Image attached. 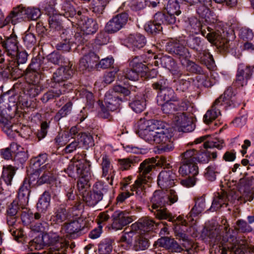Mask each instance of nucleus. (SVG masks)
<instances>
[{
	"mask_svg": "<svg viewBox=\"0 0 254 254\" xmlns=\"http://www.w3.org/2000/svg\"><path fill=\"white\" fill-rule=\"evenodd\" d=\"M107 195L108 189L101 183H97L94 185L92 191L82 194L83 200L90 206L95 205L102 199L104 195L106 196Z\"/></svg>",
	"mask_w": 254,
	"mask_h": 254,
	"instance_id": "7",
	"label": "nucleus"
},
{
	"mask_svg": "<svg viewBox=\"0 0 254 254\" xmlns=\"http://www.w3.org/2000/svg\"><path fill=\"white\" fill-rule=\"evenodd\" d=\"M134 235V232L133 231L125 232L121 237L119 242L120 243H125L127 245H130L132 243Z\"/></svg>",
	"mask_w": 254,
	"mask_h": 254,
	"instance_id": "58",
	"label": "nucleus"
},
{
	"mask_svg": "<svg viewBox=\"0 0 254 254\" xmlns=\"http://www.w3.org/2000/svg\"><path fill=\"white\" fill-rule=\"evenodd\" d=\"M208 26L206 24H203L196 18L192 17L189 19V25L187 26V29L192 34H198L201 32L203 36H205V28H208Z\"/></svg>",
	"mask_w": 254,
	"mask_h": 254,
	"instance_id": "26",
	"label": "nucleus"
},
{
	"mask_svg": "<svg viewBox=\"0 0 254 254\" xmlns=\"http://www.w3.org/2000/svg\"><path fill=\"white\" fill-rule=\"evenodd\" d=\"M211 106V108L208 110L203 117L204 122L206 124H209L215 120L219 115H221L219 109H214Z\"/></svg>",
	"mask_w": 254,
	"mask_h": 254,
	"instance_id": "41",
	"label": "nucleus"
},
{
	"mask_svg": "<svg viewBox=\"0 0 254 254\" xmlns=\"http://www.w3.org/2000/svg\"><path fill=\"white\" fill-rule=\"evenodd\" d=\"M223 140H219L217 138H215L212 140H208L203 144L205 148H217L221 149L223 147Z\"/></svg>",
	"mask_w": 254,
	"mask_h": 254,
	"instance_id": "55",
	"label": "nucleus"
},
{
	"mask_svg": "<svg viewBox=\"0 0 254 254\" xmlns=\"http://www.w3.org/2000/svg\"><path fill=\"white\" fill-rule=\"evenodd\" d=\"M221 254H245L246 246L240 244L234 236L223 238L221 242Z\"/></svg>",
	"mask_w": 254,
	"mask_h": 254,
	"instance_id": "8",
	"label": "nucleus"
},
{
	"mask_svg": "<svg viewBox=\"0 0 254 254\" xmlns=\"http://www.w3.org/2000/svg\"><path fill=\"white\" fill-rule=\"evenodd\" d=\"M180 0H169L166 9L169 13L179 15L181 13L180 9Z\"/></svg>",
	"mask_w": 254,
	"mask_h": 254,
	"instance_id": "44",
	"label": "nucleus"
},
{
	"mask_svg": "<svg viewBox=\"0 0 254 254\" xmlns=\"http://www.w3.org/2000/svg\"><path fill=\"white\" fill-rule=\"evenodd\" d=\"M119 71V67H115L111 71L107 72L104 76V81L106 84H110L115 78L117 73Z\"/></svg>",
	"mask_w": 254,
	"mask_h": 254,
	"instance_id": "56",
	"label": "nucleus"
},
{
	"mask_svg": "<svg viewBox=\"0 0 254 254\" xmlns=\"http://www.w3.org/2000/svg\"><path fill=\"white\" fill-rule=\"evenodd\" d=\"M150 210L159 219H168L169 221H174V217L164 207Z\"/></svg>",
	"mask_w": 254,
	"mask_h": 254,
	"instance_id": "36",
	"label": "nucleus"
},
{
	"mask_svg": "<svg viewBox=\"0 0 254 254\" xmlns=\"http://www.w3.org/2000/svg\"><path fill=\"white\" fill-rule=\"evenodd\" d=\"M171 138L169 130L165 127L164 123L161 122V125L157 127L154 143L160 145V151H170L174 148Z\"/></svg>",
	"mask_w": 254,
	"mask_h": 254,
	"instance_id": "5",
	"label": "nucleus"
},
{
	"mask_svg": "<svg viewBox=\"0 0 254 254\" xmlns=\"http://www.w3.org/2000/svg\"><path fill=\"white\" fill-rule=\"evenodd\" d=\"M46 245L43 242V238L41 237H37L29 242L28 248L30 251L40 250L43 249Z\"/></svg>",
	"mask_w": 254,
	"mask_h": 254,
	"instance_id": "45",
	"label": "nucleus"
},
{
	"mask_svg": "<svg viewBox=\"0 0 254 254\" xmlns=\"http://www.w3.org/2000/svg\"><path fill=\"white\" fill-rule=\"evenodd\" d=\"M149 246V240L144 234H139L135 237L133 249L135 251H144Z\"/></svg>",
	"mask_w": 254,
	"mask_h": 254,
	"instance_id": "29",
	"label": "nucleus"
},
{
	"mask_svg": "<svg viewBox=\"0 0 254 254\" xmlns=\"http://www.w3.org/2000/svg\"><path fill=\"white\" fill-rule=\"evenodd\" d=\"M131 108L136 113H140L145 108L146 103L144 98H141L139 100H135L130 104Z\"/></svg>",
	"mask_w": 254,
	"mask_h": 254,
	"instance_id": "52",
	"label": "nucleus"
},
{
	"mask_svg": "<svg viewBox=\"0 0 254 254\" xmlns=\"http://www.w3.org/2000/svg\"><path fill=\"white\" fill-rule=\"evenodd\" d=\"M112 92L106 93L104 98L105 106L108 110L114 111L120 108L122 100L118 97L114 96Z\"/></svg>",
	"mask_w": 254,
	"mask_h": 254,
	"instance_id": "22",
	"label": "nucleus"
},
{
	"mask_svg": "<svg viewBox=\"0 0 254 254\" xmlns=\"http://www.w3.org/2000/svg\"><path fill=\"white\" fill-rule=\"evenodd\" d=\"M49 27L52 31H60L62 29L60 16L57 14L51 16L49 19Z\"/></svg>",
	"mask_w": 254,
	"mask_h": 254,
	"instance_id": "47",
	"label": "nucleus"
},
{
	"mask_svg": "<svg viewBox=\"0 0 254 254\" xmlns=\"http://www.w3.org/2000/svg\"><path fill=\"white\" fill-rule=\"evenodd\" d=\"M16 170V168L11 165L3 167L1 179L7 185H11V182L15 173Z\"/></svg>",
	"mask_w": 254,
	"mask_h": 254,
	"instance_id": "34",
	"label": "nucleus"
},
{
	"mask_svg": "<svg viewBox=\"0 0 254 254\" xmlns=\"http://www.w3.org/2000/svg\"><path fill=\"white\" fill-rule=\"evenodd\" d=\"M22 8L20 6L14 8L10 12L9 14L4 18V14L0 9V28L7 25L10 21L13 24H15L14 20L18 19V17H20L23 12Z\"/></svg>",
	"mask_w": 254,
	"mask_h": 254,
	"instance_id": "20",
	"label": "nucleus"
},
{
	"mask_svg": "<svg viewBox=\"0 0 254 254\" xmlns=\"http://www.w3.org/2000/svg\"><path fill=\"white\" fill-rule=\"evenodd\" d=\"M78 24L81 26V29L84 33L87 35L96 32L98 29L96 22L91 18H88L84 22L81 21Z\"/></svg>",
	"mask_w": 254,
	"mask_h": 254,
	"instance_id": "30",
	"label": "nucleus"
},
{
	"mask_svg": "<svg viewBox=\"0 0 254 254\" xmlns=\"http://www.w3.org/2000/svg\"><path fill=\"white\" fill-rule=\"evenodd\" d=\"M222 95L223 96L222 101L227 106H231L235 102V94L233 89L231 87L228 88Z\"/></svg>",
	"mask_w": 254,
	"mask_h": 254,
	"instance_id": "48",
	"label": "nucleus"
},
{
	"mask_svg": "<svg viewBox=\"0 0 254 254\" xmlns=\"http://www.w3.org/2000/svg\"><path fill=\"white\" fill-rule=\"evenodd\" d=\"M87 170V161L80 160L72 163L68 166L66 172L69 177L74 178L83 175Z\"/></svg>",
	"mask_w": 254,
	"mask_h": 254,
	"instance_id": "19",
	"label": "nucleus"
},
{
	"mask_svg": "<svg viewBox=\"0 0 254 254\" xmlns=\"http://www.w3.org/2000/svg\"><path fill=\"white\" fill-rule=\"evenodd\" d=\"M159 60L162 66L169 69L177 77H181L182 73L178 70L177 64L172 58L165 56L160 58Z\"/></svg>",
	"mask_w": 254,
	"mask_h": 254,
	"instance_id": "25",
	"label": "nucleus"
},
{
	"mask_svg": "<svg viewBox=\"0 0 254 254\" xmlns=\"http://www.w3.org/2000/svg\"><path fill=\"white\" fill-rule=\"evenodd\" d=\"M224 205L226 207L228 205L227 194L225 192L221 193L218 192L214 197L211 208L213 210H217Z\"/></svg>",
	"mask_w": 254,
	"mask_h": 254,
	"instance_id": "31",
	"label": "nucleus"
},
{
	"mask_svg": "<svg viewBox=\"0 0 254 254\" xmlns=\"http://www.w3.org/2000/svg\"><path fill=\"white\" fill-rule=\"evenodd\" d=\"M89 223L86 219L79 217L76 220L64 224L63 230L67 236L74 238L81 234L85 229H88Z\"/></svg>",
	"mask_w": 254,
	"mask_h": 254,
	"instance_id": "6",
	"label": "nucleus"
},
{
	"mask_svg": "<svg viewBox=\"0 0 254 254\" xmlns=\"http://www.w3.org/2000/svg\"><path fill=\"white\" fill-rule=\"evenodd\" d=\"M113 18L122 29L127 23L128 15L126 13H122L113 17Z\"/></svg>",
	"mask_w": 254,
	"mask_h": 254,
	"instance_id": "57",
	"label": "nucleus"
},
{
	"mask_svg": "<svg viewBox=\"0 0 254 254\" xmlns=\"http://www.w3.org/2000/svg\"><path fill=\"white\" fill-rule=\"evenodd\" d=\"M187 106L184 110H179L178 108L173 110L174 117L173 118V122L183 132H190L193 130V125L192 119L188 116L187 111L189 108L190 106L189 101H185Z\"/></svg>",
	"mask_w": 254,
	"mask_h": 254,
	"instance_id": "4",
	"label": "nucleus"
},
{
	"mask_svg": "<svg viewBox=\"0 0 254 254\" xmlns=\"http://www.w3.org/2000/svg\"><path fill=\"white\" fill-rule=\"evenodd\" d=\"M169 189L166 195H167L168 204L171 205L178 201V196L175 190L172 188Z\"/></svg>",
	"mask_w": 254,
	"mask_h": 254,
	"instance_id": "59",
	"label": "nucleus"
},
{
	"mask_svg": "<svg viewBox=\"0 0 254 254\" xmlns=\"http://www.w3.org/2000/svg\"><path fill=\"white\" fill-rule=\"evenodd\" d=\"M90 167V161H87V170L82 175H81L79 180L77 182V188L78 190L83 193H85L86 190L89 188L90 184L89 181V168Z\"/></svg>",
	"mask_w": 254,
	"mask_h": 254,
	"instance_id": "28",
	"label": "nucleus"
},
{
	"mask_svg": "<svg viewBox=\"0 0 254 254\" xmlns=\"http://www.w3.org/2000/svg\"><path fill=\"white\" fill-rule=\"evenodd\" d=\"M30 194V190L26 186H22L18 193V199L19 203L21 205H24L28 203Z\"/></svg>",
	"mask_w": 254,
	"mask_h": 254,
	"instance_id": "40",
	"label": "nucleus"
},
{
	"mask_svg": "<svg viewBox=\"0 0 254 254\" xmlns=\"http://www.w3.org/2000/svg\"><path fill=\"white\" fill-rule=\"evenodd\" d=\"M253 74V69L251 67L244 64L239 65L235 83L238 87H243L247 85L248 80L251 78Z\"/></svg>",
	"mask_w": 254,
	"mask_h": 254,
	"instance_id": "17",
	"label": "nucleus"
},
{
	"mask_svg": "<svg viewBox=\"0 0 254 254\" xmlns=\"http://www.w3.org/2000/svg\"><path fill=\"white\" fill-rule=\"evenodd\" d=\"M101 165L102 170V176L105 177L108 175L111 167L110 159L106 154L103 155Z\"/></svg>",
	"mask_w": 254,
	"mask_h": 254,
	"instance_id": "51",
	"label": "nucleus"
},
{
	"mask_svg": "<svg viewBox=\"0 0 254 254\" xmlns=\"http://www.w3.org/2000/svg\"><path fill=\"white\" fill-rule=\"evenodd\" d=\"M39 172V185L48 184L53 189L57 187V176L54 173V169H51L50 164H47L41 167Z\"/></svg>",
	"mask_w": 254,
	"mask_h": 254,
	"instance_id": "10",
	"label": "nucleus"
},
{
	"mask_svg": "<svg viewBox=\"0 0 254 254\" xmlns=\"http://www.w3.org/2000/svg\"><path fill=\"white\" fill-rule=\"evenodd\" d=\"M154 245L163 247L173 253H179L183 250L182 247L174 239L168 237H163L159 239Z\"/></svg>",
	"mask_w": 254,
	"mask_h": 254,
	"instance_id": "18",
	"label": "nucleus"
},
{
	"mask_svg": "<svg viewBox=\"0 0 254 254\" xmlns=\"http://www.w3.org/2000/svg\"><path fill=\"white\" fill-rule=\"evenodd\" d=\"M20 149H21V147L17 151H15L13 160L22 163L27 159L28 155L25 151L19 150Z\"/></svg>",
	"mask_w": 254,
	"mask_h": 254,
	"instance_id": "61",
	"label": "nucleus"
},
{
	"mask_svg": "<svg viewBox=\"0 0 254 254\" xmlns=\"http://www.w3.org/2000/svg\"><path fill=\"white\" fill-rule=\"evenodd\" d=\"M207 154H198V152L194 149L187 150L180 154L181 166L179 172L183 176L187 175L196 176L198 174V168L196 162H203L207 160L204 159Z\"/></svg>",
	"mask_w": 254,
	"mask_h": 254,
	"instance_id": "1",
	"label": "nucleus"
},
{
	"mask_svg": "<svg viewBox=\"0 0 254 254\" xmlns=\"http://www.w3.org/2000/svg\"><path fill=\"white\" fill-rule=\"evenodd\" d=\"M99 61L98 57L94 53H90L85 55L80 61V67L82 70H90L97 66Z\"/></svg>",
	"mask_w": 254,
	"mask_h": 254,
	"instance_id": "21",
	"label": "nucleus"
},
{
	"mask_svg": "<svg viewBox=\"0 0 254 254\" xmlns=\"http://www.w3.org/2000/svg\"><path fill=\"white\" fill-rule=\"evenodd\" d=\"M50 194L47 191H45L37 204V207L38 210L42 212H45L50 206Z\"/></svg>",
	"mask_w": 254,
	"mask_h": 254,
	"instance_id": "32",
	"label": "nucleus"
},
{
	"mask_svg": "<svg viewBox=\"0 0 254 254\" xmlns=\"http://www.w3.org/2000/svg\"><path fill=\"white\" fill-rule=\"evenodd\" d=\"M69 141V135L66 134H59L55 138V141L59 147L65 145Z\"/></svg>",
	"mask_w": 254,
	"mask_h": 254,
	"instance_id": "63",
	"label": "nucleus"
},
{
	"mask_svg": "<svg viewBox=\"0 0 254 254\" xmlns=\"http://www.w3.org/2000/svg\"><path fill=\"white\" fill-rule=\"evenodd\" d=\"M160 125L161 122L157 121L148 124L145 128L139 127L138 131L139 136L146 141L154 144L157 127Z\"/></svg>",
	"mask_w": 254,
	"mask_h": 254,
	"instance_id": "13",
	"label": "nucleus"
},
{
	"mask_svg": "<svg viewBox=\"0 0 254 254\" xmlns=\"http://www.w3.org/2000/svg\"><path fill=\"white\" fill-rule=\"evenodd\" d=\"M155 222L148 218H144L139 220L137 224L138 228L144 231L149 232L153 229Z\"/></svg>",
	"mask_w": 254,
	"mask_h": 254,
	"instance_id": "43",
	"label": "nucleus"
},
{
	"mask_svg": "<svg viewBox=\"0 0 254 254\" xmlns=\"http://www.w3.org/2000/svg\"><path fill=\"white\" fill-rule=\"evenodd\" d=\"M81 137L83 144L86 149L94 145L93 137L90 134L82 133Z\"/></svg>",
	"mask_w": 254,
	"mask_h": 254,
	"instance_id": "60",
	"label": "nucleus"
},
{
	"mask_svg": "<svg viewBox=\"0 0 254 254\" xmlns=\"http://www.w3.org/2000/svg\"><path fill=\"white\" fill-rule=\"evenodd\" d=\"M42 237L46 246L56 245L60 240V237L58 234L53 232L44 233Z\"/></svg>",
	"mask_w": 254,
	"mask_h": 254,
	"instance_id": "38",
	"label": "nucleus"
},
{
	"mask_svg": "<svg viewBox=\"0 0 254 254\" xmlns=\"http://www.w3.org/2000/svg\"><path fill=\"white\" fill-rule=\"evenodd\" d=\"M20 146L16 143H12L10 145L6 148L2 149L0 150V154L2 158L6 160H13L15 151H17Z\"/></svg>",
	"mask_w": 254,
	"mask_h": 254,
	"instance_id": "35",
	"label": "nucleus"
},
{
	"mask_svg": "<svg viewBox=\"0 0 254 254\" xmlns=\"http://www.w3.org/2000/svg\"><path fill=\"white\" fill-rule=\"evenodd\" d=\"M252 185V179L251 178H242L240 180L238 184L239 190L243 192L249 191L250 188Z\"/></svg>",
	"mask_w": 254,
	"mask_h": 254,
	"instance_id": "50",
	"label": "nucleus"
},
{
	"mask_svg": "<svg viewBox=\"0 0 254 254\" xmlns=\"http://www.w3.org/2000/svg\"><path fill=\"white\" fill-rule=\"evenodd\" d=\"M176 178L172 171H162L158 176L157 184L162 190L172 188L175 186Z\"/></svg>",
	"mask_w": 254,
	"mask_h": 254,
	"instance_id": "14",
	"label": "nucleus"
},
{
	"mask_svg": "<svg viewBox=\"0 0 254 254\" xmlns=\"http://www.w3.org/2000/svg\"><path fill=\"white\" fill-rule=\"evenodd\" d=\"M17 43L16 36L12 34L5 41L1 42V46L8 55L15 56L18 51Z\"/></svg>",
	"mask_w": 254,
	"mask_h": 254,
	"instance_id": "24",
	"label": "nucleus"
},
{
	"mask_svg": "<svg viewBox=\"0 0 254 254\" xmlns=\"http://www.w3.org/2000/svg\"><path fill=\"white\" fill-rule=\"evenodd\" d=\"M112 227L116 230H120L122 228L132 222V217L125 212L117 210L112 215Z\"/></svg>",
	"mask_w": 254,
	"mask_h": 254,
	"instance_id": "15",
	"label": "nucleus"
},
{
	"mask_svg": "<svg viewBox=\"0 0 254 254\" xmlns=\"http://www.w3.org/2000/svg\"><path fill=\"white\" fill-rule=\"evenodd\" d=\"M187 43L190 48L198 52L200 54H201L203 50V47L199 38L195 37L191 38L188 41Z\"/></svg>",
	"mask_w": 254,
	"mask_h": 254,
	"instance_id": "49",
	"label": "nucleus"
},
{
	"mask_svg": "<svg viewBox=\"0 0 254 254\" xmlns=\"http://www.w3.org/2000/svg\"><path fill=\"white\" fill-rule=\"evenodd\" d=\"M187 100L179 101L174 90L171 88H166L164 90L162 95L158 97L157 103L161 106L163 112L166 114L173 113V110L177 109L179 110H184L186 108Z\"/></svg>",
	"mask_w": 254,
	"mask_h": 254,
	"instance_id": "3",
	"label": "nucleus"
},
{
	"mask_svg": "<svg viewBox=\"0 0 254 254\" xmlns=\"http://www.w3.org/2000/svg\"><path fill=\"white\" fill-rule=\"evenodd\" d=\"M167 195L162 191H155L151 199L153 209H157L159 207L163 208L166 204H168Z\"/></svg>",
	"mask_w": 254,
	"mask_h": 254,
	"instance_id": "27",
	"label": "nucleus"
},
{
	"mask_svg": "<svg viewBox=\"0 0 254 254\" xmlns=\"http://www.w3.org/2000/svg\"><path fill=\"white\" fill-rule=\"evenodd\" d=\"M118 162L121 169L126 170L129 169L131 167V165L133 163V160L130 158H127L119 159H118Z\"/></svg>",
	"mask_w": 254,
	"mask_h": 254,
	"instance_id": "62",
	"label": "nucleus"
},
{
	"mask_svg": "<svg viewBox=\"0 0 254 254\" xmlns=\"http://www.w3.org/2000/svg\"><path fill=\"white\" fill-rule=\"evenodd\" d=\"M121 29L113 17L106 24L105 26V31L108 33H114Z\"/></svg>",
	"mask_w": 254,
	"mask_h": 254,
	"instance_id": "54",
	"label": "nucleus"
},
{
	"mask_svg": "<svg viewBox=\"0 0 254 254\" xmlns=\"http://www.w3.org/2000/svg\"><path fill=\"white\" fill-rule=\"evenodd\" d=\"M186 42L184 40H171L166 46L169 53L174 54L179 58L185 59L190 56V53L186 47Z\"/></svg>",
	"mask_w": 254,
	"mask_h": 254,
	"instance_id": "9",
	"label": "nucleus"
},
{
	"mask_svg": "<svg viewBox=\"0 0 254 254\" xmlns=\"http://www.w3.org/2000/svg\"><path fill=\"white\" fill-rule=\"evenodd\" d=\"M109 2V0H94L92 4L93 12L99 15L102 14Z\"/></svg>",
	"mask_w": 254,
	"mask_h": 254,
	"instance_id": "46",
	"label": "nucleus"
},
{
	"mask_svg": "<svg viewBox=\"0 0 254 254\" xmlns=\"http://www.w3.org/2000/svg\"><path fill=\"white\" fill-rule=\"evenodd\" d=\"M156 160L155 158H148L141 162L138 170V175L134 184L131 188V190L135 191L137 195L142 198L144 195V185L151 179V172L156 167Z\"/></svg>",
	"mask_w": 254,
	"mask_h": 254,
	"instance_id": "2",
	"label": "nucleus"
},
{
	"mask_svg": "<svg viewBox=\"0 0 254 254\" xmlns=\"http://www.w3.org/2000/svg\"><path fill=\"white\" fill-rule=\"evenodd\" d=\"M71 87V83H64L62 85L54 84L52 86L51 89L44 93L41 97V100L43 103H46L51 100L60 97L62 94H64L67 90L70 89Z\"/></svg>",
	"mask_w": 254,
	"mask_h": 254,
	"instance_id": "11",
	"label": "nucleus"
},
{
	"mask_svg": "<svg viewBox=\"0 0 254 254\" xmlns=\"http://www.w3.org/2000/svg\"><path fill=\"white\" fill-rule=\"evenodd\" d=\"M129 66L139 75L145 73L148 70L147 66L139 62L137 57H135L129 62Z\"/></svg>",
	"mask_w": 254,
	"mask_h": 254,
	"instance_id": "37",
	"label": "nucleus"
},
{
	"mask_svg": "<svg viewBox=\"0 0 254 254\" xmlns=\"http://www.w3.org/2000/svg\"><path fill=\"white\" fill-rule=\"evenodd\" d=\"M124 76L126 78L131 80H137L139 77V74L134 71L133 69L131 67L130 68H126L124 71Z\"/></svg>",
	"mask_w": 254,
	"mask_h": 254,
	"instance_id": "64",
	"label": "nucleus"
},
{
	"mask_svg": "<svg viewBox=\"0 0 254 254\" xmlns=\"http://www.w3.org/2000/svg\"><path fill=\"white\" fill-rule=\"evenodd\" d=\"M22 15L20 17H18L19 18H22L23 13L24 12L25 13H27L28 15L29 18H30L32 20H37L41 15V11L39 9L36 8H28L26 10L22 7Z\"/></svg>",
	"mask_w": 254,
	"mask_h": 254,
	"instance_id": "53",
	"label": "nucleus"
},
{
	"mask_svg": "<svg viewBox=\"0 0 254 254\" xmlns=\"http://www.w3.org/2000/svg\"><path fill=\"white\" fill-rule=\"evenodd\" d=\"M205 30L207 31L206 30L205 36H204L206 37L209 42L224 51H226L229 48V40L225 38L222 37L218 31H213L209 27L208 28H205Z\"/></svg>",
	"mask_w": 254,
	"mask_h": 254,
	"instance_id": "12",
	"label": "nucleus"
},
{
	"mask_svg": "<svg viewBox=\"0 0 254 254\" xmlns=\"http://www.w3.org/2000/svg\"><path fill=\"white\" fill-rule=\"evenodd\" d=\"M127 40L129 46L134 51L140 49L146 44L145 38L139 33L130 34Z\"/></svg>",
	"mask_w": 254,
	"mask_h": 254,
	"instance_id": "23",
	"label": "nucleus"
},
{
	"mask_svg": "<svg viewBox=\"0 0 254 254\" xmlns=\"http://www.w3.org/2000/svg\"><path fill=\"white\" fill-rule=\"evenodd\" d=\"M69 216V212L64 205H61L55 213V221L57 223H62L66 220Z\"/></svg>",
	"mask_w": 254,
	"mask_h": 254,
	"instance_id": "42",
	"label": "nucleus"
},
{
	"mask_svg": "<svg viewBox=\"0 0 254 254\" xmlns=\"http://www.w3.org/2000/svg\"><path fill=\"white\" fill-rule=\"evenodd\" d=\"M72 107V103L71 101L66 103L56 114L54 119L56 121H59L62 118L65 117L70 113Z\"/></svg>",
	"mask_w": 254,
	"mask_h": 254,
	"instance_id": "39",
	"label": "nucleus"
},
{
	"mask_svg": "<svg viewBox=\"0 0 254 254\" xmlns=\"http://www.w3.org/2000/svg\"><path fill=\"white\" fill-rule=\"evenodd\" d=\"M72 64L70 63L68 65L59 67L53 74L52 80L54 84H63L64 81L70 78L73 73Z\"/></svg>",
	"mask_w": 254,
	"mask_h": 254,
	"instance_id": "16",
	"label": "nucleus"
},
{
	"mask_svg": "<svg viewBox=\"0 0 254 254\" xmlns=\"http://www.w3.org/2000/svg\"><path fill=\"white\" fill-rule=\"evenodd\" d=\"M206 207L205 195L197 198L194 206L190 213L191 216H196L200 214Z\"/></svg>",
	"mask_w": 254,
	"mask_h": 254,
	"instance_id": "33",
	"label": "nucleus"
}]
</instances>
